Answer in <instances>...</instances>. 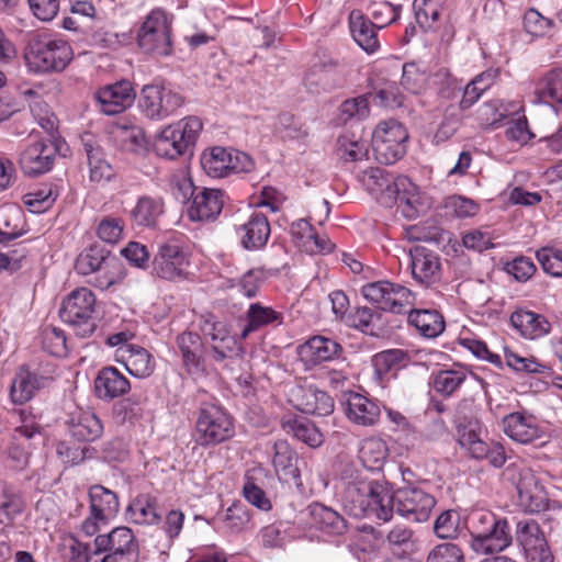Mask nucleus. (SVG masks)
<instances>
[{"label": "nucleus", "instance_id": "obj_63", "mask_svg": "<svg viewBox=\"0 0 562 562\" xmlns=\"http://www.w3.org/2000/svg\"><path fill=\"white\" fill-rule=\"evenodd\" d=\"M543 271L552 277H562V250L543 247L536 252Z\"/></svg>", "mask_w": 562, "mask_h": 562}, {"label": "nucleus", "instance_id": "obj_11", "mask_svg": "<svg viewBox=\"0 0 562 562\" xmlns=\"http://www.w3.org/2000/svg\"><path fill=\"white\" fill-rule=\"evenodd\" d=\"M392 515L394 510L414 522L427 521L436 506V498L416 486H405L393 491Z\"/></svg>", "mask_w": 562, "mask_h": 562}, {"label": "nucleus", "instance_id": "obj_41", "mask_svg": "<svg viewBox=\"0 0 562 562\" xmlns=\"http://www.w3.org/2000/svg\"><path fill=\"white\" fill-rule=\"evenodd\" d=\"M21 209L12 204L0 206V244L9 243L25 234Z\"/></svg>", "mask_w": 562, "mask_h": 562}, {"label": "nucleus", "instance_id": "obj_8", "mask_svg": "<svg viewBox=\"0 0 562 562\" xmlns=\"http://www.w3.org/2000/svg\"><path fill=\"white\" fill-rule=\"evenodd\" d=\"M95 296L87 288L74 290L64 301L59 310L60 318L77 328V335L88 337L97 328L93 317Z\"/></svg>", "mask_w": 562, "mask_h": 562}, {"label": "nucleus", "instance_id": "obj_58", "mask_svg": "<svg viewBox=\"0 0 562 562\" xmlns=\"http://www.w3.org/2000/svg\"><path fill=\"white\" fill-rule=\"evenodd\" d=\"M401 5L389 2L387 0H373L368 5V12L373 19V24L378 27H384L394 22L400 15Z\"/></svg>", "mask_w": 562, "mask_h": 562}, {"label": "nucleus", "instance_id": "obj_60", "mask_svg": "<svg viewBox=\"0 0 562 562\" xmlns=\"http://www.w3.org/2000/svg\"><path fill=\"white\" fill-rule=\"evenodd\" d=\"M458 441L474 459L482 460L488 456L491 443L483 441L473 429H468L467 427L460 429Z\"/></svg>", "mask_w": 562, "mask_h": 562}, {"label": "nucleus", "instance_id": "obj_17", "mask_svg": "<svg viewBox=\"0 0 562 562\" xmlns=\"http://www.w3.org/2000/svg\"><path fill=\"white\" fill-rule=\"evenodd\" d=\"M412 274L415 281L426 288L437 283L441 277L439 256L424 246H414L409 250Z\"/></svg>", "mask_w": 562, "mask_h": 562}, {"label": "nucleus", "instance_id": "obj_48", "mask_svg": "<svg viewBox=\"0 0 562 562\" xmlns=\"http://www.w3.org/2000/svg\"><path fill=\"white\" fill-rule=\"evenodd\" d=\"M115 138L123 151L143 154L147 150L145 133L139 126L120 125L116 128Z\"/></svg>", "mask_w": 562, "mask_h": 562}, {"label": "nucleus", "instance_id": "obj_9", "mask_svg": "<svg viewBox=\"0 0 562 562\" xmlns=\"http://www.w3.org/2000/svg\"><path fill=\"white\" fill-rule=\"evenodd\" d=\"M186 102L184 97L165 86L153 82L145 85L139 93L138 108L151 121H162L175 114Z\"/></svg>", "mask_w": 562, "mask_h": 562}, {"label": "nucleus", "instance_id": "obj_62", "mask_svg": "<svg viewBox=\"0 0 562 562\" xmlns=\"http://www.w3.org/2000/svg\"><path fill=\"white\" fill-rule=\"evenodd\" d=\"M426 562H465L462 549L452 542L435 546L428 553Z\"/></svg>", "mask_w": 562, "mask_h": 562}, {"label": "nucleus", "instance_id": "obj_1", "mask_svg": "<svg viewBox=\"0 0 562 562\" xmlns=\"http://www.w3.org/2000/svg\"><path fill=\"white\" fill-rule=\"evenodd\" d=\"M393 488L384 480H370L357 474L344 482L341 503L353 517H374L387 522L392 519Z\"/></svg>", "mask_w": 562, "mask_h": 562}, {"label": "nucleus", "instance_id": "obj_16", "mask_svg": "<svg viewBox=\"0 0 562 562\" xmlns=\"http://www.w3.org/2000/svg\"><path fill=\"white\" fill-rule=\"evenodd\" d=\"M290 396V402L302 413L327 416L334 412V400L313 384L295 385Z\"/></svg>", "mask_w": 562, "mask_h": 562}, {"label": "nucleus", "instance_id": "obj_29", "mask_svg": "<svg viewBox=\"0 0 562 562\" xmlns=\"http://www.w3.org/2000/svg\"><path fill=\"white\" fill-rule=\"evenodd\" d=\"M70 435L78 441L88 442L99 439L103 434V424L92 411H78L67 420Z\"/></svg>", "mask_w": 562, "mask_h": 562}, {"label": "nucleus", "instance_id": "obj_24", "mask_svg": "<svg viewBox=\"0 0 562 562\" xmlns=\"http://www.w3.org/2000/svg\"><path fill=\"white\" fill-rule=\"evenodd\" d=\"M503 430L514 441L530 443L541 437V430L531 415L514 412L503 418Z\"/></svg>", "mask_w": 562, "mask_h": 562}, {"label": "nucleus", "instance_id": "obj_35", "mask_svg": "<svg viewBox=\"0 0 562 562\" xmlns=\"http://www.w3.org/2000/svg\"><path fill=\"white\" fill-rule=\"evenodd\" d=\"M510 324L529 339L539 338L550 333V323L540 314L518 310L510 315Z\"/></svg>", "mask_w": 562, "mask_h": 562}, {"label": "nucleus", "instance_id": "obj_2", "mask_svg": "<svg viewBox=\"0 0 562 562\" xmlns=\"http://www.w3.org/2000/svg\"><path fill=\"white\" fill-rule=\"evenodd\" d=\"M75 562H138L139 544L132 529L116 527L99 535L89 544L77 542L71 546Z\"/></svg>", "mask_w": 562, "mask_h": 562}, {"label": "nucleus", "instance_id": "obj_13", "mask_svg": "<svg viewBox=\"0 0 562 562\" xmlns=\"http://www.w3.org/2000/svg\"><path fill=\"white\" fill-rule=\"evenodd\" d=\"M151 265L153 273L164 280L179 281L188 276V257L175 241L160 244Z\"/></svg>", "mask_w": 562, "mask_h": 562}, {"label": "nucleus", "instance_id": "obj_64", "mask_svg": "<svg viewBox=\"0 0 562 562\" xmlns=\"http://www.w3.org/2000/svg\"><path fill=\"white\" fill-rule=\"evenodd\" d=\"M57 193L52 188L38 189L23 196L24 204L33 213H42L53 205Z\"/></svg>", "mask_w": 562, "mask_h": 562}, {"label": "nucleus", "instance_id": "obj_33", "mask_svg": "<svg viewBox=\"0 0 562 562\" xmlns=\"http://www.w3.org/2000/svg\"><path fill=\"white\" fill-rule=\"evenodd\" d=\"M312 524L323 532L340 536L347 531V520L336 510L321 503L308 506Z\"/></svg>", "mask_w": 562, "mask_h": 562}, {"label": "nucleus", "instance_id": "obj_46", "mask_svg": "<svg viewBox=\"0 0 562 562\" xmlns=\"http://www.w3.org/2000/svg\"><path fill=\"white\" fill-rule=\"evenodd\" d=\"M108 250L100 246H91L77 257L75 268L79 274L88 276L102 270L108 266Z\"/></svg>", "mask_w": 562, "mask_h": 562}, {"label": "nucleus", "instance_id": "obj_47", "mask_svg": "<svg viewBox=\"0 0 562 562\" xmlns=\"http://www.w3.org/2000/svg\"><path fill=\"white\" fill-rule=\"evenodd\" d=\"M274 133L284 140H303L308 136L305 124L290 112L277 116Z\"/></svg>", "mask_w": 562, "mask_h": 562}, {"label": "nucleus", "instance_id": "obj_19", "mask_svg": "<svg viewBox=\"0 0 562 562\" xmlns=\"http://www.w3.org/2000/svg\"><path fill=\"white\" fill-rule=\"evenodd\" d=\"M133 86L127 80L105 86L98 90L95 100L101 112L106 115H114L131 106L135 99Z\"/></svg>", "mask_w": 562, "mask_h": 562}, {"label": "nucleus", "instance_id": "obj_43", "mask_svg": "<svg viewBox=\"0 0 562 562\" xmlns=\"http://www.w3.org/2000/svg\"><path fill=\"white\" fill-rule=\"evenodd\" d=\"M127 515L138 525H154L160 520L156 498L149 494L135 497L127 507Z\"/></svg>", "mask_w": 562, "mask_h": 562}, {"label": "nucleus", "instance_id": "obj_28", "mask_svg": "<svg viewBox=\"0 0 562 562\" xmlns=\"http://www.w3.org/2000/svg\"><path fill=\"white\" fill-rule=\"evenodd\" d=\"M117 361L122 362L128 373L136 378H147L155 369L151 355L137 345H125L119 347Z\"/></svg>", "mask_w": 562, "mask_h": 562}, {"label": "nucleus", "instance_id": "obj_44", "mask_svg": "<svg viewBox=\"0 0 562 562\" xmlns=\"http://www.w3.org/2000/svg\"><path fill=\"white\" fill-rule=\"evenodd\" d=\"M232 157L229 149L224 147H213L204 151L201 156V166L203 170L212 178H222L231 171Z\"/></svg>", "mask_w": 562, "mask_h": 562}, {"label": "nucleus", "instance_id": "obj_31", "mask_svg": "<svg viewBox=\"0 0 562 562\" xmlns=\"http://www.w3.org/2000/svg\"><path fill=\"white\" fill-rule=\"evenodd\" d=\"M241 246L248 250H258L267 244L271 228L267 216L254 212L248 220L239 226Z\"/></svg>", "mask_w": 562, "mask_h": 562}, {"label": "nucleus", "instance_id": "obj_54", "mask_svg": "<svg viewBox=\"0 0 562 562\" xmlns=\"http://www.w3.org/2000/svg\"><path fill=\"white\" fill-rule=\"evenodd\" d=\"M432 530L439 539H456L460 530V514L454 509L443 510L435 519Z\"/></svg>", "mask_w": 562, "mask_h": 562}, {"label": "nucleus", "instance_id": "obj_53", "mask_svg": "<svg viewBox=\"0 0 562 562\" xmlns=\"http://www.w3.org/2000/svg\"><path fill=\"white\" fill-rule=\"evenodd\" d=\"M336 151L345 161H358L367 157L368 146L366 142L357 139L353 135L344 134L337 139Z\"/></svg>", "mask_w": 562, "mask_h": 562}, {"label": "nucleus", "instance_id": "obj_34", "mask_svg": "<svg viewBox=\"0 0 562 562\" xmlns=\"http://www.w3.org/2000/svg\"><path fill=\"white\" fill-rule=\"evenodd\" d=\"M89 499L90 513L102 522L115 517L119 512L120 503L116 493L103 485H92L89 488Z\"/></svg>", "mask_w": 562, "mask_h": 562}, {"label": "nucleus", "instance_id": "obj_22", "mask_svg": "<svg viewBox=\"0 0 562 562\" xmlns=\"http://www.w3.org/2000/svg\"><path fill=\"white\" fill-rule=\"evenodd\" d=\"M47 382V378L30 371L26 366H21L10 385L12 403L16 405L27 403L35 396L37 391L45 387Z\"/></svg>", "mask_w": 562, "mask_h": 562}, {"label": "nucleus", "instance_id": "obj_45", "mask_svg": "<svg viewBox=\"0 0 562 562\" xmlns=\"http://www.w3.org/2000/svg\"><path fill=\"white\" fill-rule=\"evenodd\" d=\"M273 467L278 474H282L285 480L297 479L300 476L296 465L297 456L295 451L284 440L277 441L273 446Z\"/></svg>", "mask_w": 562, "mask_h": 562}, {"label": "nucleus", "instance_id": "obj_20", "mask_svg": "<svg viewBox=\"0 0 562 562\" xmlns=\"http://www.w3.org/2000/svg\"><path fill=\"white\" fill-rule=\"evenodd\" d=\"M57 149L53 144L35 142L29 145L20 156L22 171L36 177L49 171L54 165Z\"/></svg>", "mask_w": 562, "mask_h": 562}, {"label": "nucleus", "instance_id": "obj_12", "mask_svg": "<svg viewBox=\"0 0 562 562\" xmlns=\"http://www.w3.org/2000/svg\"><path fill=\"white\" fill-rule=\"evenodd\" d=\"M138 45L146 52L168 56L171 50L170 22L161 9L153 10L138 32Z\"/></svg>", "mask_w": 562, "mask_h": 562}, {"label": "nucleus", "instance_id": "obj_55", "mask_svg": "<svg viewBox=\"0 0 562 562\" xmlns=\"http://www.w3.org/2000/svg\"><path fill=\"white\" fill-rule=\"evenodd\" d=\"M462 111L460 105L450 104L443 111L442 120L435 133L437 142H446L459 130L462 124Z\"/></svg>", "mask_w": 562, "mask_h": 562}, {"label": "nucleus", "instance_id": "obj_25", "mask_svg": "<svg viewBox=\"0 0 562 562\" xmlns=\"http://www.w3.org/2000/svg\"><path fill=\"white\" fill-rule=\"evenodd\" d=\"M346 415L356 425L371 427L379 422L381 409L374 401L349 392L346 395Z\"/></svg>", "mask_w": 562, "mask_h": 562}, {"label": "nucleus", "instance_id": "obj_10", "mask_svg": "<svg viewBox=\"0 0 562 562\" xmlns=\"http://www.w3.org/2000/svg\"><path fill=\"white\" fill-rule=\"evenodd\" d=\"M408 133L403 124L395 120L381 122L372 134V148L375 159L392 165L406 154Z\"/></svg>", "mask_w": 562, "mask_h": 562}, {"label": "nucleus", "instance_id": "obj_7", "mask_svg": "<svg viewBox=\"0 0 562 562\" xmlns=\"http://www.w3.org/2000/svg\"><path fill=\"white\" fill-rule=\"evenodd\" d=\"M235 435L233 418L218 406H206L199 411L193 432L194 442L203 448L215 447Z\"/></svg>", "mask_w": 562, "mask_h": 562}, {"label": "nucleus", "instance_id": "obj_50", "mask_svg": "<svg viewBox=\"0 0 562 562\" xmlns=\"http://www.w3.org/2000/svg\"><path fill=\"white\" fill-rule=\"evenodd\" d=\"M468 371L462 368L440 370L434 376V390L443 396H450L465 381Z\"/></svg>", "mask_w": 562, "mask_h": 562}, {"label": "nucleus", "instance_id": "obj_27", "mask_svg": "<svg viewBox=\"0 0 562 562\" xmlns=\"http://www.w3.org/2000/svg\"><path fill=\"white\" fill-rule=\"evenodd\" d=\"M224 193L217 189L202 188L194 195L188 215L191 221H209L215 218L222 211Z\"/></svg>", "mask_w": 562, "mask_h": 562}, {"label": "nucleus", "instance_id": "obj_5", "mask_svg": "<svg viewBox=\"0 0 562 562\" xmlns=\"http://www.w3.org/2000/svg\"><path fill=\"white\" fill-rule=\"evenodd\" d=\"M202 127V121L196 116H188L166 126L155 140L156 154L168 159L186 155L195 144Z\"/></svg>", "mask_w": 562, "mask_h": 562}, {"label": "nucleus", "instance_id": "obj_61", "mask_svg": "<svg viewBox=\"0 0 562 562\" xmlns=\"http://www.w3.org/2000/svg\"><path fill=\"white\" fill-rule=\"evenodd\" d=\"M427 83L440 98L450 99L453 97L456 81L447 68H440L429 76Z\"/></svg>", "mask_w": 562, "mask_h": 562}, {"label": "nucleus", "instance_id": "obj_30", "mask_svg": "<svg viewBox=\"0 0 562 562\" xmlns=\"http://www.w3.org/2000/svg\"><path fill=\"white\" fill-rule=\"evenodd\" d=\"M341 352L340 344L324 336H314L300 347L301 358L313 366L337 359Z\"/></svg>", "mask_w": 562, "mask_h": 562}, {"label": "nucleus", "instance_id": "obj_6", "mask_svg": "<svg viewBox=\"0 0 562 562\" xmlns=\"http://www.w3.org/2000/svg\"><path fill=\"white\" fill-rule=\"evenodd\" d=\"M22 425L13 429L7 445L2 448L0 458L3 465L15 472L25 470L32 456L31 441L38 436L40 426L35 424L25 411H19Z\"/></svg>", "mask_w": 562, "mask_h": 562}, {"label": "nucleus", "instance_id": "obj_32", "mask_svg": "<svg viewBox=\"0 0 562 562\" xmlns=\"http://www.w3.org/2000/svg\"><path fill=\"white\" fill-rule=\"evenodd\" d=\"M395 200L402 214L407 218H416L426 209L417 188L407 177L394 179Z\"/></svg>", "mask_w": 562, "mask_h": 562}, {"label": "nucleus", "instance_id": "obj_49", "mask_svg": "<svg viewBox=\"0 0 562 562\" xmlns=\"http://www.w3.org/2000/svg\"><path fill=\"white\" fill-rule=\"evenodd\" d=\"M536 93L546 102L562 103V68L547 71L538 81Z\"/></svg>", "mask_w": 562, "mask_h": 562}, {"label": "nucleus", "instance_id": "obj_3", "mask_svg": "<svg viewBox=\"0 0 562 562\" xmlns=\"http://www.w3.org/2000/svg\"><path fill=\"white\" fill-rule=\"evenodd\" d=\"M25 65L34 74L64 71L74 58L70 44L48 33H33L23 50Z\"/></svg>", "mask_w": 562, "mask_h": 562}, {"label": "nucleus", "instance_id": "obj_4", "mask_svg": "<svg viewBox=\"0 0 562 562\" xmlns=\"http://www.w3.org/2000/svg\"><path fill=\"white\" fill-rule=\"evenodd\" d=\"M503 477L516 487L519 505L526 512L540 513L547 509L549 499L546 490L524 461L510 462L503 471Z\"/></svg>", "mask_w": 562, "mask_h": 562}, {"label": "nucleus", "instance_id": "obj_23", "mask_svg": "<svg viewBox=\"0 0 562 562\" xmlns=\"http://www.w3.org/2000/svg\"><path fill=\"white\" fill-rule=\"evenodd\" d=\"M25 508L22 493L12 485L0 483V533L12 529Z\"/></svg>", "mask_w": 562, "mask_h": 562}, {"label": "nucleus", "instance_id": "obj_40", "mask_svg": "<svg viewBox=\"0 0 562 562\" xmlns=\"http://www.w3.org/2000/svg\"><path fill=\"white\" fill-rule=\"evenodd\" d=\"M162 213L164 201L161 198L143 195L137 200L130 215L137 226L151 227L156 225Z\"/></svg>", "mask_w": 562, "mask_h": 562}, {"label": "nucleus", "instance_id": "obj_36", "mask_svg": "<svg viewBox=\"0 0 562 562\" xmlns=\"http://www.w3.org/2000/svg\"><path fill=\"white\" fill-rule=\"evenodd\" d=\"M281 427L286 434L292 435L295 439L313 448L321 446L324 440L319 429L306 418L296 416L283 417Z\"/></svg>", "mask_w": 562, "mask_h": 562}, {"label": "nucleus", "instance_id": "obj_42", "mask_svg": "<svg viewBox=\"0 0 562 562\" xmlns=\"http://www.w3.org/2000/svg\"><path fill=\"white\" fill-rule=\"evenodd\" d=\"M408 322L426 338H435L445 329L443 317L435 310H413Z\"/></svg>", "mask_w": 562, "mask_h": 562}, {"label": "nucleus", "instance_id": "obj_56", "mask_svg": "<svg viewBox=\"0 0 562 562\" xmlns=\"http://www.w3.org/2000/svg\"><path fill=\"white\" fill-rule=\"evenodd\" d=\"M41 340L43 349L56 357H65L68 353L67 338L64 330L48 325L42 329Z\"/></svg>", "mask_w": 562, "mask_h": 562}, {"label": "nucleus", "instance_id": "obj_51", "mask_svg": "<svg viewBox=\"0 0 562 562\" xmlns=\"http://www.w3.org/2000/svg\"><path fill=\"white\" fill-rule=\"evenodd\" d=\"M445 0H414L413 8L418 25L427 31L438 21Z\"/></svg>", "mask_w": 562, "mask_h": 562}, {"label": "nucleus", "instance_id": "obj_15", "mask_svg": "<svg viewBox=\"0 0 562 562\" xmlns=\"http://www.w3.org/2000/svg\"><path fill=\"white\" fill-rule=\"evenodd\" d=\"M345 68L335 61L313 65L304 77V86L313 94L330 92L346 83Z\"/></svg>", "mask_w": 562, "mask_h": 562}, {"label": "nucleus", "instance_id": "obj_14", "mask_svg": "<svg viewBox=\"0 0 562 562\" xmlns=\"http://www.w3.org/2000/svg\"><path fill=\"white\" fill-rule=\"evenodd\" d=\"M516 539L522 547L527 562H553V554L540 526L533 519L517 522Z\"/></svg>", "mask_w": 562, "mask_h": 562}, {"label": "nucleus", "instance_id": "obj_38", "mask_svg": "<svg viewBox=\"0 0 562 562\" xmlns=\"http://www.w3.org/2000/svg\"><path fill=\"white\" fill-rule=\"evenodd\" d=\"M247 324L240 333L241 338H247L250 333H254L261 327L282 324L283 314L273 310L272 307L265 306L260 303H252L246 313Z\"/></svg>", "mask_w": 562, "mask_h": 562}, {"label": "nucleus", "instance_id": "obj_37", "mask_svg": "<svg viewBox=\"0 0 562 562\" xmlns=\"http://www.w3.org/2000/svg\"><path fill=\"white\" fill-rule=\"evenodd\" d=\"M350 31L353 40L367 53H374L379 48V40L374 25L367 20L360 11H352L349 15Z\"/></svg>", "mask_w": 562, "mask_h": 562}, {"label": "nucleus", "instance_id": "obj_39", "mask_svg": "<svg viewBox=\"0 0 562 562\" xmlns=\"http://www.w3.org/2000/svg\"><path fill=\"white\" fill-rule=\"evenodd\" d=\"M87 159L89 165V180L99 186L113 180L116 171L113 166L105 159L104 153L99 147L85 144Z\"/></svg>", "mask_w": 562, "mask_h": 562}, {"label": "nucleus", "instance_id": "obj_21", "mask_svg": "<svg viewBox=\"0 0 562 562\" xmlns=\"http://www.w3.org/2000/svg\"><path fill=\"white\" fill-rule=\"evenodd\" d=\"M182 364L188 374L199 378L205 373L204 345L199 334L183 331L176 338Z\"/></svg>", "mask_w": 562, "mask_h": 562}, {"label": "nucleus", "instance_id": "obj_26", "mask_svg": "<svg viewBox=\"0 0 562 562\" xmlns=\"http://www.w3.org/2000/svg\"><path fill=\"white\" fill-rule=\"evenodd\" d=\"M130 390V381L114 367L102 368L94 380L95 395L102 401H112Z\"/></svg>", "mask_w": 562, "mask_h": 562}, {"label": "nucleus", "instance_id": "obj_57", "mask_svg": "<svg viewBox=\"0 0 562 562\" xmlns=\"http://www.w3.org/2000/svg\"><path fill=\"white\" fill-rule=\"evenodd\" d=\"M360 459L366 468L380 469L386 459L385 443L375 438L364 440L360 448Z\"/></svg>", "mask_w": 562, "mask_h": 562}, {"label": "nucleus", "instance_id": "obj_52", "mask_svg": "<svg viewBox=\"0 0 562 562\" xmlns=\"http://www.w3.org/2000/svg\"><path fill=\"white\" fill-rule=\"evenodd\" d=\"M146 408V398L133 394L130 397L120 401L114 406V415L121 423H135L143 417Z\"/></svg>", "mask_w": 562, "mask_h": 562}, {"label": "nucleus", "instance_id": "obj_59", "mask_svg": "<svg viewBox=\"0 0 562 562\" xmlns=\"http://www.w3.org/2000/svg\"><path fill=\"white\" fill-rule=\"evenodd\" d=\"M498 516L487 509H474L465 519V527L470 533V540H477Z\"/></svg>", "mask_w": 562, "mask_h": 562}, {"label": "nucleus", "instance_id": "obj_18", "mask_svg": "<svg viewBox=\"0 0 562 562\" xmlns=\"http://www.w3.org/2000/svg\"><path fill=\"white\" fill-rule=\"evenodd\" d=\"M513 536L507 519L497 517L487 531L477 540H470V548L477 554L487 555L498 553L508 548Z\"/></svg>", "mask_w": 562, "mask_h": 562}]
</instances>
